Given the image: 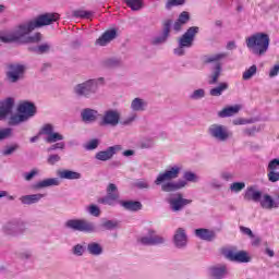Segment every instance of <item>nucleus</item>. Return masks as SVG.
<instances>
[{
	"label": "nucleus",
	"instance_id": "obj_32",
	"mask_svg": "<svg viewBox=\"0 0 279 279\" xmlns=\"http://www.w3.org/2000/svg\"><path fill=\"white\" fill-rule=\"evenodd\" d=\"M145 106H147V102L141 98H134L131 102V108L134 112H143V110H145Z\"/></svg>",
	"mask_w": 279,
	"mask_h": 279
},
{
	"label": "nucleus",
	"instance_id": "obj_46",
	"mask_svg": "<svg viewBox=\"0 0 279 279\" xmlns=\"http://www.w3.org/2000/svg\"><path fill=\"white\" fill-rule=\"evenodd\" d=\"M191 16L189 15V12L183 11L180 15L179 19L177 20L179 23H182L183 25H186L189 23Z\"/></svg>",
	"mask_w": 279,
	"mask_h": 279
},
{
	"label": "nucleus",
	"instance_id": "obj_12",
	"mask_svg": "<svg viewBox=\"0 0 279 279\" xmlns=\"http://www.w3.org/2000/svg\"><path fill=\"white\" fill-rule=\"evenodd\" d=\"M97 90V82L95 80L87 81L86 83L78 84L75 87V93L78 97H88Z\"/></svg>",
	"mask_w": 279,
	"mask_h": 279
},
{
	"label": "nucleus",
	"instance_id": "obj_60",
	"mask_svg": "<svg viewBox=\"0 0 279 279\" xmlns=\"http://www.w3.org/2000/svg\"><path fill=\"white\" fill-rule=\"evenodd\" d=\"M136 187L137 189H149V184H147V182H145V181H138L136 183Z\"/></svg>",
	"mask_w": 279,
	"mask_h": 279
},
{
	"label": "nucleus",
	"instance_id": "obj_29",
	"mask_svg": "<svg viewBox=\"0 0 279 279\" xmlns=\"http://www.w3.org/2000/svg\"><path fill=\"white\" fill-rule=\"evenodd\" d=\"M260 206L262 208L271 210V208H278V203H276V201H274V198H271L269 194H265L264 198L260 201Z\"/></svg>",
	"mask_w": 279,
	"mask_h": 279
},
{
	"label": "nucleus",
	"instance_id": "obj_50",
	"mask_svg": "<svg viewBox=\"0 0 279 279\" xmlns=\"http://www.w3.org/2000/svg\"><path fill=\"white\" fill-rule=\"evenodd\" d=\"M61 158L58 154H52L48 156L47 162L48 165H56V162H60Z\"/></svg>",
	"mask_w": 279,
	"mask_h": 279
},
{
	"label": "nucleus",
	"instance_id": "obj_56",
	"mask_svg": "<svg viewBox=\"0 0 279 279\" xmlns=\"http://www.w3.org/2000/svg\"><path fill=\"white\" fill-rule=\"evenodd\" d=\"M240 231L250 236V239H254V232H252V229L247 227H240Z\"/></svg>",
	"mask_w": 279,
	"mask_h": 279
},
{
	"label": "nucleus",
	"instance_id": "obj_28",
	"mask_svg": "<svg viewBox=\"0 0 279 279\" xmlns=\"http://www.w3.org/2000/svg\"><path fill=\"white\" fill-rule=\"evenodd\" d=\"M59 177L61 178V180H80V178H82V174L73 170H62L59 172Z\"/></svg>",
	"mask_w": 279,
	"mask_h": 279
},
{
	"label": "nucleus",
	"instance_id": "obj_1",
	"mask_svg": "<svg viewBox=\"0 0 279 279\" xmlns=\"http://www.w3.org/2000/svg\"><path fill=\"white\" fill-rule=\"evenodd\" d=\"M56 21H60V14L58 13H45L33 21L27 22L26 24H22L17 27V29L9 35L2 36V43H19L23 37L27 36V34H32L34 29L38 27H45L46 25H51V23H56Z\"/></svg>",
	"mask_w": 279,
	"mask_h": 279
},
{
	"label": "nucleus",
	"instance_id": "obj_15",
	"mask_svg": "<svg viewBox=\"0 0 279 279\" xmlns=\"http://www.w3.org/2000/svg\"><path fill=\"white\" fill-rule=\"evenodd\" d=\"M117 151H121V145L110 146L106 150L98 151L95 156L96 160H101L106 162V160H110Z\"/></svg>",
	"mask_w": 279,
	"mask_h": 279
},
{
	"label": "nucleus",
	"instance_id": "obj_8",
	"mask_svg": "<svg viewBox=\"0 0 279 279\" xmlns=\"http://www.w3.org/2000/svg\"><path fill=\"white\" fill-rule=\"evenodd\" d=\"M119 201V189L114 183H109L107 186V195L98 199V204H107L113 206L114 202Z\"/></svg>",
	"mask_w": 279,
	"mask_h": 279
},
{
	"label": "nucleus",
	"instance_id": "obj_23",
	"mask_svg": "<svg viewBox=\"0 0 279 279\" xmlns=\"http://www.w3.org/2000/svg\"><path fill=\"white\" fill-rule=\"evenodd\" d=\"M260 197H263V193L256 191L254 186L247 187L244 194V199H246V202H260Z\"/></svg>",
	"mask_w": 279,
	"mask_h": 279
},
{
	"label": "nucleus",
	"instance_id": "obj_21",
	"mask_svg": "<svg viewBox=\"0 0 279 279\" xmlns=\"http://www.w3.org/2000/svg\"><path fill=\"white\" fill-rule=\"evenodd\" d=\"M195 236H197V239H201L202 241H214L216 234L215 231L209 230V229H196L194 231Z\"/></svg>",
	"mask_w": 279,
	"mask_h": 279
},
{
	"label": "nucleus",
	"instance_id": "obj_41",
	"mask_svg": "<svg viewBox=\"0 0 279 279\" xmlns=\"http://www.w3.org/2000/svg\"><path fill=\"white\" fill-rule=\"evenodd\" d=\"M245 189V182H234L230 185L232 193H241Z\"/></svg>",
	"mask_w": 279,
	"mask_h": 279
},
{
	"label": "nucleus",
	"instance_id": "obj_4",
	"mask_svg": "<svg viewBox=\"0 0 279 279\" xmlns=\"http://www.w3.org/2000/svg\"><path fill=\"white\" fill-rule=\"evenodd\" d=\"M228 58V53L226 52H220L217 54H211V56H205L203 59L204 64H211V62H217L215 68H214V72L213 74L209 76L210 80L208 82V84L213 85V84H217V82H219V77L221 76V60Z\"/></svg>",
	"mask_w": 279,
	"mask_h": 279
},
{
	"label": "nucleus",
	"instance_id": "obj_22",
	"mask_svg": "<svg viewBox=\"0 0 279 279\" xmlns=\"http://www.w3.org/2000/svg\"><path fill=\"white\" fill-rule=\"evenodd\" d=\"M240 111L241 105L229 106L219 111L218 117H220V119H226L228 117H234V114H239Z\"/></svg>",
	"mask_w": 279,
	"mask_h": 279
},
{
	"label": "nucleus",
	"instance_id": "obj_34",
	"mask_svg": "<svg viewBox=\"0 0 279 279\" xmlns=\"http://www.w3.org/2000/svg\"><path fill=\"white\" fill-rule=\"evenodd\" d=\"M225 90H228V83H220L217 87L210 89L209 95L211 97H221Z\"/></svg>",
	"mask_w": 279,
	"mask_h": 279
},
{
	"label": "nucleus",
	"instance_id": "obj_52",
	"mask_svg": "<svg viewBox=\"0 0 279 279\" xmlns=\"http://www.w3.org/2000/svg\"><path fill=\"white\" fill-rule=\"evenodd\" d=\"M205 95L206 93L204 92V89H196L191 95V99H202Z\"/></svg>",
	"mask_w": 279,
	"mask_h": 279
},
{
	"label": "nucleus",
	"instance_id": "obj_10",
	"mask_svg": "<svg viewBox=\"0 0 279 279\" xmlns=\"http://www.w3.org/2000/svg\"><path fill=\"white\" fill-rule=\"evenodd\" d=\"M208 133L217 141L223 142L230 138V131H228V128L221 124H211L208 129Z\"/></svg>",
	"mask_w": 279,
	"mask_h": 279
},
{
	"label": "nucleus",
	"instance_id": "obj_45",
	"mask_svg": "<svg viewBox=\"0 0 279 279\" xmlns=\"http://www.w3.org/2000/svg\"><path fill=\"white\" fill-rule=\"evenodd\" d=\"M175 5H184V0H168L166 9L171 10V8H175Z\"/></svg>",
	"mask_w": 279,
	"mask_h": 279
},
{
	"label": "nucleus",
	"instance_id": "obj_61",
	"mask_svg": "<svg viewBox=\"0 0 279 279\" xmlns=\"http://www.w3.org/2000/svg\"><path fill=\"white\" fill-rule=\"evenodd\" d=\"M183 25H184L183 23H181V22H179V20H177V22L173 25L174 32H180V29H182Z\"/></svg>",
	"mask_w": 279,
	"mask_h": 279
},
{
	"label": "nucleus",
	"instance_id": "obj_7",
	"mask_svg": "<svg viewBox=\"0 0 279 279\" xmlns=\"http://www.w3.org/2000/svg\"><path fill=\"white\" fill-rule=\"evenodd\" d=\"M168 204L170 205L171 210L173 213H179V210H182L184 206H189V204H193L192 199H186L182 195V193L173 194L169 199Z\"/></svg>",
	"mask_w": 279,
	"mask_h": 279
},
{
	"label": "nucleus",
	"instance_id": "obj_19",
	"mask_svg": "<svg viewBox=\"0 0 279 279\" xmlns=\"http://www.w3.org/2000/svg\"><path fill=\"white\" fill-rule=\"evenodd\" d=\"M10 71L7 73V77L10 82H19V78L25 71V66L23 65H10Z\"/></svg>",
	"mask_w": 279,
	"mask_h": 279
},
{
	"label": "nucleus",
	"instance_id": "obj_11",
	"mask_svg": "<svg viewBox=\"0 0 279 279\" xmlns=\"http://www.w3.org/2000/svg\"><path fill=\"white\" fill-rule=\"evenodd\" d=\"M39 134L47 136L45 141L49 144L58 143V141H64V135L53 132V126L51 124H45L39 131Z\"/></svg>",
	"mask_w": 279,
	"mask_h": 279
},
{
	"label": "nucleus",
	"instance_id": "obj_51",
	"mask_svg": "<svg viewBox=\"0 0 279 279\" xmlns=\"http://www.w3.org/2000/svg\"><path fill=\"white\" fill-rule=\"evenodd\" d=\"M64 147H65L64 142H59L48 147L47 151H56V149H64Z\"/></svg>",
	"mask_w": 279,
	"mask_h": 279
},
{
	"label": "nucleus",
	"instance_id": "obj_6",
	"mask_svg": "<svg viewBox=\"0 0 279 279\" xmlns=\"http://www.w3.org/2000/svg\"><path fill=\"white\" fill-rule=\"evenodd\" d=\"M65 226L77 232H95V225L86 219H70L65 222Z\"/></svg>",
	"mask_w": 279,
	"mask_h": 279
},
{
	"label": "nucleus",
	"instance_id": "obj_30",
	"mask_svg": "<svg viewBox=\"0 0 279 279\" xmlns=\"http://www.w3.org/2000/svg\"><path fill=\"white\" fill-rule=\"evenodd\" d=\"M228 274L226 265H220L211 268V276L215 279H222Z\"/></svg>",
	"mask_w": 279,
	"mask_h": 279
},
{
	"label": "nucleus",
	"instance_id": "obj_59",
	"mask_svg": "<svg viewBox=\"0 0 279 279\" xmlns=\"http://www.w3.org/2000/svg\"><path fill=\"white\" fill-rule=\"evenodd\" d=\"M279 73V64L274 65V68L269 72V77H276Z\"/></svg>",
	"mask_w": 279,
	"mask_h": 279
},
{
	"label": "nucleus",
	"instance_id": "obj_54",
	"mask_svg": "<svg viewBox=\"0 0 279 279\" xmlns=\"http://www.w3.org/2000/svg\"><path fill=\"white\" fill-rule=\"evenodd\" d=\"M88 210L94 217H99V215H101V210L97 207V205H90Z\"/></svg>",
	"mask_w": 279,
	"mask_h": 279
},
{
	"label": "nucleus",
	"instance_id": "obj_20",
	"mask_svg": "<svg viewBox=\"0 0 279 279\" xmlns=\"http://www.w3.org/2000/svg\"><path fill=\"white\" fill-rule=\"evenodd\" d=\"M186 186V181H179V182H169L163 183L161 185V191L165 193H171L173 191H180V189H184Z\"/></svg>",
	"mask_w": 279,
	"mask_h": 279
},
{
	"label": "nucleus",
	"instance_id": "obj_58",
	"mask_svg": "<svg viewBox=\"0 0 279 279\" xmlns=\"http://www.w3.org/2000/svg\"><path fill=\"white\" fill-rule=\"evenodd\" d=\"M35 175H38L37 169H33L31 172L26 173L24 178L27 182H29V180H32Z\"/></svg>",
	"mask_w": 279,
	"mask_h": 279
},
{
	"label": "nucleus",
	"instance_id": "obj_33",
	"mask_svg": "<svg viewBox=\"0 0 279 279\" xmlns=\"http://www.w3.org/2000/svg\"><path fill=\"white\" fill-rule=\"evenodd\" d=\"M60 180L53 178V179H45L44 181H40L36 184V189H45L47 186H59Z\"/></svg>",
	"mask_w": 279,
	"mask_h": 279
},
{
	"label": "nucleus",
	"instance_id": "obj_35",
	"mask_svg": "<svg viewBox=\"0 0 279 279\" xmlns=\"http://www.w3.org/2000/svg\"><path fill=\"white\" fill-rule=\"evenodd\" d=\"M93 11L82 9H77L72 12V16H74V19H93Z\"/></svg>",
	"mask_w": 279,
	"mask_h": 279
},
{
	"label": "nucleus",
	"instance_id": "obj_27",
	"mask_svg": "<svg viewBox=\"0 0 279 279\" xmlns=\"http://www.w3.org/2000/svg\"><path fill=\"white\" fill-rule=\"evenodd\" d=\"M43 197H45V194H32L22 196L20 199L22 204L32 205L37 204V202H40Z\"/></svg>",
	"mask_w": 279,
	"mask_h": 279
},
{
	"label": "nucleus",
	"instance_id": "obj_18",
	"mask_svg": "<svg viewBox=\"0 0 279 279\" xmlns=\"http://www.w3.org/2000/svg\"><path fill=\"white\" fill-rule=\"evenodd\" d=\"M117 38V29L111 28L109 31H106L97 40L96 45H99L100 47H106L108 43H111V40H114Z\"/></svg>",
	"mask_w": 279,
	"mask_h": 279
},
{
	"label": "nucleus",
	"instance_id": "obj_25",
	"mask_svg": "<svg viewBox=\"0 0 279 279\" xmlns=\"http://www.w3.org/2000/svg\"><path fill=\"white\" fill-rule=\"evenodd\" d=\"M82 120L85 123H93V121H97V110L94 109H84L81 113Z\"/></svg>",
	"mask_w": 279,
	"mask_h": 279
},
{
	"label": "nucleus",
	"instance_id": "obj_49",
	"mask_svg": "<svg viewBox=\"0 0 279 279\" xmlns=\"http://www.w3.org/2000/svg\"><path fill=\"white\" fill-rule=\"evenodd\" d=\"M97 147H99V140H92L85 145V149H88L89 151L97 149Z\"/></svg>",
	"mask_w": 279,
	"mask_h": 279
},
{
	"label": "nucleus",
	"instance_id": "obj_55",
	"mask_svg": "<svg viewBox=\"0 0 279 279\" xmlns=\"http://www.w3.org/2000/svg\"><path fill=\"white\" fill-rule=\"evenodd\" d=\"M40 38H43L40 33H36L35 35L29 36L26 41L27 43H40Z\"/></svg>",
	"mask_w": 279,
	"mask_h": 279
},
{
	"label": "nucleus",
	"instance_id": "obj_63",
	"mask_svg": "<svg viewBox=\"0 0 279 279\" xmlns=\"http://www.w3.org/2000/svg\"><path fill=\"white\" fill-rule=\"evenodd\" d=\"M227 49H229L230 51H232V49H236V45L234 44V41H229L227 44Z\"/></svg>",
	"mask_w": 279,
	"mask_h": 279
},
{
	"label": "nucleus",
	"instance_id": "obj_53",
	"mask_svg": "<svg viewBox=\"0 0 279 279\" xmlns=\"http://www.w3.org/2000/svg\"><path fill=\"white\" fill-rule=\"evenodd\" d=\"M183 178L187 182H197V175H195V173H193V172H185L183 174Z\"/></svg>",
	"mask_w": 279,
	"mask_h": 279
},
{
	"label": "nucleus",
	"instance_id": "obj_37",
	"mask_svg": "<svg viewBox=\"0 0 279 279\" xmlns=\"http://www.w3.org/2000/svg\"><path fill=\"white\" fill-rule=\"evenodd\" d=\"M128 8H131L133 12H138L143 8V0H124Z\"/></svg>",
	"mask_w": 279,
	"mask_h": 279
},
{
	"label": "nucleus",
	"instance_id": "obj_36",
	"mask_svg": "<svg viewBox=\"0 0 279 279\" xmlns=\"http://www.w3.org/2000/svg\"><path fill=\"white\" fill-rule=\"evenodd\" d=\"M87 250L89 252V254H92L93 256H99V254H101L104 252V248H101V245H99V243H89L87 245Z\"/></svg>",
	"mask_w": 279,
	"mask_h": 279
},
{
	"label": "nucleus",
	"instance_id": "obj_3",
	"mask_svg": "<svg viewBox=\"0 0 279 279\" xmlns=\"http://www.w3.org/2000/svg\"><path fill=\"white\" fill-rule=\"evenodd\" d=\"M199 34V27L192 26L190 27L180 38L179 47L174 49L175 56H184V49H191L193 43H195V36Z\"/></svg>",
	"mask_w": 279,
	"mask_h": 279
},
{
	"label": "nucleus",
	"instance_id": "obj_39",
	"mask_svg": "<svg viewBox=\"0 0 279 279\" xmlns=\"http://www.w3.org/2000/svg\"><path fill=\"white\" fill-rule=\"evenodd\" d=\"M256 71H258V68L256 65H251L242 75V78L244 81L252 80L254 75H256Z\"/></svg>",
	"mask_w": 279,
	"mask_h": 279
},
{
	"label": "nucleus",
	"instance_id": "obj_17",
	"mask_svg": "<svg viewBox=\"0 0 279 279\" xmlns=\"http://www.w3.org/2000/svg\"><path fill=\"white\" fill-rule=\"evenodd\" d=\"M14 108V99L8 98L0 102V121H3L8 114H12Z\"/></svg>",
	"mask_w": 279,
	"mask_h": 279
},
{
	"label": "nucleus",
	"instance_id": "obj_48",
	"mask_svg": "<svg viewBox=\"0 0 279 279\" xmlns=\"http://www.w3.org/2000/svg\"><path fill=\"white\" fill-rule=\"evenodd\" d=\"M12 136V129H2L0 130V141H5V138H10Z\"/></svg>",
	"mask_w": 279,
	"mask_h": 279
},
{
	"label": "nucleus",
	"instance_id": "obj_62",
	"mask_svg": "<svg viewBox=\"0 0 279 279\" xmlns=\"http://www.w3.org/2000/svg\"><path fill=\"white\" fill-rule=\"evenodd\" d=\"M252 245H254V247H258V245H260V238H253L252 240Z\"/></svg>",
	"mask_w": 279,
	"mask_h": 279
},
{
	"label": "nucleus",
	"instance_id": "obj_2",
	"mask_svg": "<svg viewBox=\"0 0 279 279\" xmlns=\"http://www.w3.org/2000/svg\"><path fill=\"white\" fill-rule=\"evenodd\" d=\"M269 35L265 33H256L246 38V47L255 56H265L269 49Z\"/></svg>",
	"mask_w": 279,
	"mask_h": 279
},
{
	"label": "nucleus",
	"instance_id": "obj_9",
	"mask_svg": "<svg viewBox=\"0 0 279 279\" xmlns=\"http://www.w3.org/2000/svg\"><path fill=\"white\" fill-rule=\"evenodd\" d=\"M180 167L174 166L170 170H166L165 172H160L155 180V184L160 186V184H165V182H171V180H175L178 175H180Z\"/></svg>",
	"mask_w": 279,
	"mask_h": 279
},
{
	"label": "nucleus",
	"instance_id": "obj_16",
	"mask_svg": "<svg viewBox=\"0 0 279 279\" xmlns=\"http://www.w3.org/2000/svg\"><path fill=\"white\" fill-rule=\"evenodd\" d=\"M17 111L20 114H23L26 117V120L29 119V117H34L36 114V105L31 101H23L19 105Z\"/></svg>",
	"mask_w": 279,
	"mask_h": 279
},
{
	"label": "nucleus",
	"instance_id": "obj_5",
	"mask_svg": "<svg viewBox=\"0 0 279 279\" xmlns=\"http://www.w3.org/2000/svg\"><path fill=\"white\" fill-rule=\"evenodd\" d=\"M221 254L231 263H250L252 260V256L247 251H238L236 247L222 248Z\"/></svg>",
	"mask_w": 279,
	"mask_h": 279
},
{
	"label": "nucleus",
	"instance_id": "obj_44",
	"mask_svg": "<svg viewBox=\"0 0 279 279\" xmlns=\"http://www.w3.org/2000/svg\"><path fill=\"white\" fill-rule=\"evenodd\" d=\"M267 178L269 182H279V171L268 170Z\"/></svg>",
	"mask_w": 279,
	"mask_h": 279
},
{
	"label": "nucleus",
	"instance_id": "obj_47",
	"mask_svg": "<svg viewBox=\"0 0 279 279\" xmlns=\"http://www.w3.org/2000/svg\"><path fill=\"white\" fill-rule=\"evenodd\" d=\"M277 169H279V159L278 158L269 161L267 171H277Z\"/></svg>",
	"mask_w": 279,
	"mask_h": 279
},
{
	"label": "nucleus",
	"instance_id": "obj_64",
	"mask_svg": "<svg viewBox=\"0 0 279 279\" xmlns=\"http://www.w3.org/2000/svg\"><path fill=\"white\" fill-rule=\"evenodd\" d=\"M123 156H134V150H131V149L124 150Z\"/></svg>",
	"mask_w": 279,
	"mask_h": 279
},
{
	"label": "nucleus",
	"instance_id": "obj_24",
	"mask_svg": "<svg viewBox=\"0 0 279 279\" xmlns=\"http://www.w3.org/2000/svg\"><path fill=\"white\" fill-rule=\"evenodd\" d=\"M174 245L177 247H184L186 245V231L183 228H179L174 234Z\"/></svg>",
	"mask_w": 279,
	"mask_h": 279
},
{
	"label": "nucleus",
	"instance_id": "obj_14",
	"mask_svg": "<svg viewBox=\"0 0 279 279\" xmlns=\"http://www.w3.org/2000/svg\"><path fill=\"white\" fill-rule=\"evenodd\" d=\"M138 241L142 245H160L165 243V238L157 235L154 230H148V236H143Z\"/></svg>",
	"mask_w": 279,
	"mask_h": 279
},
{
	"label": "nucleus",
	"instance_id": "obj_43",
	"mask_svg": "<svg viewBox=\"0 0 279 279\" xmlns=\"http://www.w3.org/2000/svg\"><path fill=\"white\" fill-rule=\"evenodd\" d=\"M118 226H119V223L117 221H112V220H107L101 223V228L104 230H114V228H117Z\"/></svg>",
	"mask_w": 279,
	"mask_h": 279
},
{
	"label": "nucleus",
	"instance_id": "obj_13",
	"mask_svg": "<svg viewBox=\"0 0 279 279\" xmlns=\"http://www.w3.org/2000/svg\"><path fill=\"white\" fill-rule=\"evenodd\" d=\"M121 120V113L117 110H108L105 112L101 121V125H111L112 128L119 125Z\"/></svg>",
	"mask_w": 279,
	"mask_h": 279
},
{
	"label": "nucleus",
	"instance_id": "obj_57",
	"mask_svg": "<svg viewBox=\"0 0 279 279\" xmlns=\"http://www.w3.org/2000/svg\"><path fill=\"white\" fill-rule=\"evenodd\" d=\"M73 254H75L76 256H82V254H84V246H82L81 244L75 245L73 248Z\"/></svg>",
	"mask_w": 279,
	"mask_h": 279
},
{
	"label": "nucleus",
	"instance_id": "obj_38",
	"mask_svg": "<svg viewBox=\"0 0 279 279\" xmlns=\"http://www.w3.org/2000/svg\"><path fill=\"white\" fill-rule=\"evenodd\" d=\"M25 121H27V116H24L23 113L15 114L10 118L9 125H19V123H23Z\"/></svg>",
	"mask_w": 279,
	"mask_h": 279
},
{
	"label": "nucleus",
	"instance_id": "obj_26",
	"mask_svg": "<svg viewBox=\"0 0 279 279\" xmlns=\"http://www.w3.org/2000/svg\"><path fill=\"white\" fill-rule=\"evenodd\" d=\"M121 206L125 208V210H132L133 213H136V210H141L143 208V204L138 201H122L120 202Z\"/></svg>",
	"mask_w": 279,
	"mask_h": 279
},
{
	"label": "nucleus",
	"instance_id": "obj_40",
	"mask_svg": "<svg viewBox=\"0 0 279 279\" xmlns=\"http://www.w3.org/2000/svg\"><path fill=\"white\" fill-rule=\"evenodd\" d=\"M51 49V46L49 44H43L38 47H35L32 49L35 53H38L39 56H43V53H49V50Z\"/></svg>",
	"mask_w": 279,
	"mask_h": 279
},
{
	"label": "nucleus",
	"instance_id": "obj_42",
	"mask_svg": "<svg viewBox=\"0 0 279 279\" xmlns=\"http://www.w3.org/2000/svg\"><path fill=\"white\" fill-rule=\"evenodd\" d=\"M19 144H13V145H10V146H5V148L3 149L2 151V155L3 156H12V154L14 151H16V149H19Z\"/></svg>",
	"mask_w": 279,
	"mask_h": 279
},
{
	"label": "nucleus",
	"instance_id": "obj_31",
	"mask_svg": "<svg viewBox=\"0 0 279 279\" xmlns=\"http://www.w3.org/2000/svg\"><path fill=\"white\" fill-rule=\"evenodd\" d=\"M171 32V20H168L163 24V34L161 37H158L155 39V44L158 45L160 43H165L167 38H169V34Z\"/></svg>",
	"mask_w": 279,
	"mask_h": 279
}]
</instances>
